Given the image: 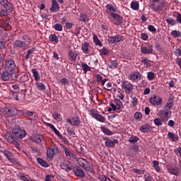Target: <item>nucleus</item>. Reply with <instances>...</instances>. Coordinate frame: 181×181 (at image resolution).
<instances>
[{
  "label": "nucleus",
  "instance_id": "nucleus-31",
  "mask_svg": "<svg viewBox=\"0 0 181 181\" xmlns=\"http://www.w3.org/2000/svg\"><path fill=\"white\" fill-rule=\"evenodd\" d=\"M37 163H39L40 165H41V166H43L44 168L49 167V163H47L45 160H43L40 158H37Z\"/></svg>",
  "mask_w": 181,
  "mask_h": 181
},
{
  "label": "nucleus",
  "instance_id": "nucleus-1",
  "mask_svg": "<svg viewBox=\"0 0 181 181\" xmlns=\"http://www.w3.org/2000/svg\"><path fill=\"white\" fill-rule=\"evenodd\" d=\"M18 114V110L15 107H0V115L4 117H15Z\"/></svg>",
  "mask_w": 181,
  "mask_h": 181
},
{
  "label": "nucleus",
  "instance_id": "nucleus-12",
  "mask_svg": "<svg viewBox=\"0 0 181 181\" xmlns=\"http://www.w3.org/2000/svg\"><path fill=\"white\" fill-rule=\"evenodd\" d=\"M141 52L143 54H151L153 52V48L152 45L148 44L146 46H142Z\"/></svg>",
  "mask_w": 181,
  "mask_h": 181
},
{
  "label": "nucleus",
  "instance_id": "nucleus-52",
  "mask_svg": "<svg viewBox=\"0 0 181 181\" xmlns=\"http://www.w3.org/2000/svg\"><path fill=\"white\" fill-rule=\"evenodd\" d=\"M82 69L84 73H87V71H90L91 70V68L88 66L87 64H82Z\"/></svg>",
  "mask_w": 181,
  "mask_h": 181
},
{
  "label": "nucleus",
  "instance_id": "nucleus-28",
  "mask_svg": "<svg viewBox=\"0 0 181 181\" xmlns=\"http://www.w3.org/2000/svg\"><path fill=\"white\" fill-rule=\"evenodd\" d=\"M78 163L79 166H81L83 169H87V160L80 158L78 159Z\"/></svg>",
  "mask_w": 181,
  "mask_h": 181
},
{
  "label": "nucleus",
  "instance_id": "nucleus-25",
  "mask_svg": "<svg viewBox=\"0 0 181 181\" xmlns=\"http://www.w3.org/2000/svg\"><path fill=\"white\" fill-rule=\"evenodd\" d=\"M56 152H59V150L57 149V148L54 149L52 148H48L47 151V158H53V156H54V153H56Z\"/></svg>",
  "mask_w": 181,
  "mask_h": 181
},
{
  "label": "nucleus",
  "instance_id": "nucleus-4",
  "mask_svg": "<svg viewBox=\"0 0 181 181\" xmlns=\"http://www.w3.org/2000/svg\"><path fill=\"white\" fill-rule=\"evenodd\" d=\"M151 5L155 12H160L165 8V0H153Z\"/></svg>",
  "mask_w": 181,
  "mask_h": 181
},
{
  "label": "nucleus",
  "instance_id": "nucleus-11",
  "mask_svg": "<svg viewBox=\"0 0 181 181\" xmlns=\"http://www.w3.org/2000/svg\"><path fill=\"white\" fill-rule=\"evenodd\" d=\"M66 122H69V124H71L74 127H78L81 124V120H80V117L76 116L71 119H67Z\"/></svg>",
  "mask_w": 181,
  "mask_h": 181
},
{
  "label": "nucleus",
  "instance_id": "nucleus-40",
  "mask_svg": "<svg viewBox=\"0 0 181 181\" xmlns=\"http://www.w3.org/2000/svg\"><path fill=\"white\" fill-rule=\"evenodd\" d=\"M6 139L8 141V142H10V144H12L16 141L15 137H13L11 134H8L6 136Z\"/></svg>",
  "mask_w": 181,
  "mask_h": 181
},
{
  "label": "nucleus",
  "instance_id": "nucleus-50",
  "mask_svg": "<svg viewBox=\"0 0 181 181\" xmlns=\"http://www.w3.org/2000/svg\"><path fill=\"white\" fill-rule=\"evenodd\" d=\"M10 94L11 95H13V98H15L16 101H19V98H18L19 93L18 91L11 90L10 91Z\"/></svg>",
  "mask_w": 181,
  "mask_h": 181
},
{
  "label": "nucleus",
  "instance_id": "nucleus-55",
  "mask_svg": "<svg viewBox=\"0 0 181 181\" xmlns=\"http://www.w3.org/2000/svg\"><path fill=\"white\" fill-rule=\"evenodd\" d=\"M173 107V102H168L165 104V110H167V111H169V110H171Z\"/></svg>",
  "mask_w": 181,
  "mask_h": 181
},
{
  "label": "nucleus",
  "instance_id": "nucleus-24",
  "mask_svg": "<svg viewBox=\"0 0 181 181\" xmlns=\"http://www.w3.org/2000/svg\"><path fill=\"white\" fill-rule=\"evenodd\" d=\"M168 171L170 175H174V176H177L179 175V168L177 167H169Z\"/></svg>",
  "mask_w": 181,
  "mask_h": 181
},
{
  "label": "nucleus",
  "instance_id": "nucleus-20",
  "mask_svg": "<svg viewBox=\"0 0 181 181\" xmlns=\"http://www.w3.org/2000/svg\"><path fill=\"white\" fill-rule=\"evenodd\" d=\"M18 80L20 83H26L29 80V76H28V74L25 72H21L18 75Z\"/></svg>",
  "mask_w": 181,
  "mask_h": 181
},
{
  "label": "nucleus",
  "instance_id": "nucleus-19",
  "mask_svg": "<svg viewBox=\"0 0 181 181\" xmlns=\"http://www.w3.org/2000/svg\"><path fill=\"white\" fill-rule=\"evenodd\" d=\"M33 141L35 142V144H40V142H46V140H45V137H43V135L37 134L32 138Z\"/></svg>",
  "mask_w": 181,
  "mask_h": 181
},
{
  "label": "nucleus",
  "instance_id": "nucleus-22",
  "mask_svg": "<svg viewBox=\"0 0 181 181\" xmlns=\"http://www.w3.org/2000/svg\"><path fill=\"white\" fill-rule=\"evenodd\" d=\"M115 144H118V140L114 139V141H112L107 139L105 142V146L107 148H114L115 146Z\"/></svg>",
  "mask_w": 181,
  "mask_h": 181
},
{
  "label": "nucleus",
  "instance_id": "nucleus-60",
  "mask_svg": "<svg viewBox=\"0 0 181 181\" xmlns=\"http://www.w3.org/2000/svg\"><path fill=\"white\" fill-rule=\"evenodd\" d=\"M8 13H11V12L8 11L7 9H6V10L5 9H1L0 11V16H7Z\"/></svg>",
  "mask_w": 181,
  "mask_h": 181
},
{
  "label": "nucleus",
  "instance_id": "nucleus-53",
  "mask_svg": "<svg viewBox=\"0 0 181 181\" xmlns=\"http://www.w3.org/2000/svg\"><path fill=\"white\" fill-rule=\"evenodd\" d=\"M171 35L174 37H181V33H180V31L173 30L172 33H171Z\"/></svg>",
  "mask_w": 181,
  "mask_h": 181
},
{
  "label": "nucleus",
  "instance_id": "nucleus-6",
  "mask_svg": "<svg viewBox=\"0 0 181 181\" xmlns=\"http://www.w3.org/2000/svg\"><path fill=\"white\" fill-rule=\"evenodd\" d=\"M28 46H29V44L20 40H16L13 43L14 49H23V50H26V49H28Z\"/></svg>",
  "mask_w": 181,
  "mask_h": 181
},
{
  "label": "nucleus",
  "instance_id": "nucleus-64",
  "mask_svg": "<svg viewBox=\"0 0 181 181\" xmlns=\"http://www.w3.org/2000/svg\"><path fill=\"white\" fill-rule=\"evenodd\" d=\"M144 178H145V181H153V177H152V176L151 175H145Z\"/></svg>",
  "mask_w": 181,
  "mask_h": 181
},
{
  "label": "nucleus",
  "instance_id": "nucleus-10",
  "mask_svg": "<svg viewBox=\"0 0 181 181\" xmlns=\"http://www.w3.org/2000/svg\"><path fill=\"white\" fill-rule=\"evenodd\" d=\"M149 102L152 105H160L162 104L163 100L162 98L158 95H154L153 98H149Z\"/></svg>",
  "mask_w": 181,
  "mask_h": 181
},
{
  "label": "nucleus",
  "instance_id": "nucleus-61",
  "mask_svg": "<svg viewBox=\"0 0 181 181\" xmlns=\"http://www.w3.org/2000/svg\"><path fill=\"white\" fill-rule=\"evenodd\" d=\"M100 53L103 56H107V54H108V49H107V48L105 47H103L102 49L100 50Z\"/></svg>",
  "mask_w": 181,
  "mask_h": 181
},
{
  "label": "nucleus",
  "instance_id": "nucleus-18",
  "mask_svg": "<svg viewBox=\"0 0 181 181\" xmlns=\"http://www.w3.org/2000/svg\"><path fill=\"white\" fill-rule=\"evenodd\" d=\"M77 56H78L77 51H73L72 49L69 50L68 57L70 62H76V60H77Z\"/></svg>",
  "mask_w": 181,
  "mask_h": 181
},
{
  "label": "nucleus",
  "instance_id": "nucleus-42",
  "mask_svg": "<svg viewBox=\"0 0 181 181\" xmlns=\"http://www.w3.org/2000/svg\"><path fill=\"white\" fill-rule=\"evenodd\" d=\"M153 166L155 170H156V172H160V168H159V161L153 160Z\"/></svg>",
  "mask_w": 181,
  "mask_h": 181
},
{
  "label": "nucleus",
  "instance_id": "nucleus-37",
  "mask_svg": "<svg viewBox=\"0 0 181 181\" xmlns=\"http://www.w3.org/2000/svg\"><path fill=\"white\" fill-rule=\"evenodd\" d=\"M18 112L21 115H23V117H33V112L28 111L27 112H24L23 110H19Z\"/></svg>",
  "mask_w": 181,
  "mask_h": 181
},
{
  "label": "nucleus",
  "instance_id": "nucleus-17",
  "mask_svg": "<svg viewBox=\"0 0 181 181\" xmlns=\"http://www.w3.org/2000/svg\"><path fill=\"white\" fill-rule=\"evenodd\" d=\"M172 114V112L168 110H162L158 112V115L162 119H169V115Z\"/></svg>",
  "mask_w": 181,
  "mask_h": 181
},
{
  "label": "nucleus",
  "instance_id": "nucleus-38",
  "mask_svg": "<svg viewBox=\"0 0 181 181\" xmlns=\"http://www.w3.org/2000/svg\"><path fill=\"white\" fill-rule=\"evenodd\" d=\"M93 42H94L95 45H96V46H100V47H103V42H101V41H100V40L98 39V37H97V35L93 36Z\"/></svg>",
  "mask_w": 181,
  "mask_h": 181
},
{
  "label": "nucleus",
  "instance_id": "nucleus-9",
  "mask_svg": "<svg viewBox=\"0 0 181 181\" xmlns=\"http://www.w3.org/2000/svg\"><path fill=\"white\" fill-rule=\"evenodd\" d=\"M2 153H4V156H6V159L10 160L12 163H16V160L13 158V153L8 150L1 151Z\"/></svg>",
  "mask_w": 181,
  "mask_h": 181
},
{
  "label": "nucleus",
  "instance_id": "nucleus-51",
  "mask_svg": "<svg viewBox=\"0 0 181 181\" xmlns=\"http://www.w3.org/2000/svg\"><path fill=\"white\" fill-rule=\"evenodd\" d=\"M54 29L58 32H62V30H63V26H62L60 23H57L54 25Z\"/></svg>",
  "mask_w": 181,
  "mask_h": 181
},
{
  "label": "nucleus",
  "instance_id": "nucleus-63",
  "mask_svg": "<svg viewBox=\"0 0 181 181\" xmlns=\"http://www.w3.org/2000/svg\"><path fill=\"white\" fill-rule=\"evenodd\" d=\"M134 118H136V119L141 120L142 119V113H141L140 112H137L134 114Z\"/></svg>",
  "mask_w": 181,
  "mask_h": 181
},
{
  "label": "nucleus",
  "instance_id": "nucleus-5",
  "mask_svg": "<svg viewBox=\"0 0 181 181\" xmlns=\"http://www.w3.org/2000/svg\"><path fill=\"white\" fill-rule=\"evenodd\" d=\"M13 135H15V136L19 138V139H23V138L26 136V132L21 129V127L16 126L13 129Z\"/></svg>",
  "mask_w": 181,
  "mask_h": 181
},
{
  "label": "nucleus",
  "instance_id": "nucleus-8",
  "mask_svg": "<svg viewBox=\"0 0 181 181\" xmlns=\"http://www.w3.org/2000/svg\"><path fill=\"white\" fill-rule=\"evenodd\" d=\"M90 114L93 118H95V119H96L97 121H99V122H105V117H104L101 115H98V113L97 112V111H95V110H92L90 111Z\"/></svg>",
  "mask_w": 181,
  "mask_h": 181
},
{
  "label": "nucleus",
  "instance_id": "nucleus-14",
  "mask_svg": "<svg viewBox=\"0 0 181 181\" xmlns=\"http://www.w3.org/2000/svg\"><path fill=\"white\" fill-rule=\"evenodd\" d=\"M122 40V36L121 35H115L113 37H108L107 42L109 43H112V45H115V43H118Z\"/></svg>",
  "mask_w": 181,
  "mask_h": 181
},
{
  "label": "nucleus",
  "instance_id": "nucleus-62",
  "mask_svg": "<svg viewBox=\"0 0 181 181\" xmlns=\"http://www.w3.org/2000/svg\"><path fill=\"white\" fill-rule=\"evenodd\" d=\"M80 19L81 21H82V22H87V21H88V19L87 18V16L84 13H81L80 15Z\"/></svg>",
  "mask_w": 181,
  "mask_h": 181
},
{
  "label": "nucleus",
  "instance_id": "nucleus-16",
  "mask_svg": "<svg viewBox=\"0 0 181 181\" xmlns=\"http://www.w3.org/2000/svg\"><path fill=\"white\" fill-rule=\"evenodd\" d=\"M110 16H112V18H113L114 23L117 26H118V25H121V23H122V17H121L119 15H118L117 13H112V14H110Z\"/></svg>",
  "mask_w": 181,
  "mask_h": 181
},
{
  "label": "nucleus",
  "instance_id": "nucleus-45",
  "mask_svg": "<svg viewBox=\"0 0 181 181\" xmlns=\"http://www.w3.org/2000/svg\"><path fill=\"white\" fill-rule=\"evenodd\" d=\"M166 22H167V23L170 25V26H175V25H176V21H175V19H173L172 18H168L166 19Z\"/></svg>",
  "mask_w": 181,
  "mask_h": 181
},
{
  "label": "nucleus",
  "instance_id": "nucleus-33",
  "mask_svg": "<svg viewBox=\"0 0 181 181\" xmlns=\"http://www.w3.org/2000/svg\"><path fill=\"white\" fill-rule=\"evenodd\" d=\"M31 71L33 74V77L35 81H39V80H40V76H39V73H37V71L36 70V69H31Z\"/></svg>",
  "mask_w": 181,
  "mask_h": 181
},
{
  "label": "nucleus",
  "instance_id": "nucleus-57",
  "mask_svg": "<svg viewBox=\"0 0 181 181\" xmlns=\"http://www.w3.org/2000/svg\"><path fill=\"white\" fill-rule=\"evenodd\" d=\"M154 124H155V125H156V127H160V125L163 124V122L160 119L156 118V119H154Z\"/></svg>",
  "mask_w": 181,
  "mask_h": 181
},
{
  "label": "nucleus",
  "instance_id": "nucleus-15",
  "mask_svg": "<svg viewBox=\"0 0 181 181\" xmlns=\"http://www.w3.org/2000/svg\"><path fill=\"white\" fill-rule=\"evenodd\" d=\"M0 4L4 6L8 12H12V4L8 0H0Z\"/></svg>",
  "mask_w": 181,
  "mask_h": 181
},
{
  "label": "nucleus",
  "instance_id": "nucleus-48",
  "mask_svg": "<svg viewBox=\"0 0 181 181\" xmlns=\"http://www.w3.org/2000/svg\"><path fill=\"white\" fill-rule=\"evenodd\" d=\"M140 131L144 133L148 132L149 131V125L144 124L140 127Z\"/></svg>",
  "mask_w": 181,
  "mask_h": 181
},
{
  "label": "nucleus",
  "instance_id": "nucleus-32",
  "mask_svg": "<svg viewBox=\"0 0 181 181\" xmlns=\"http://www.w3.org/2000/svg\"><path fill=\"white\" fill-rule=\"evenodd\" d=\"M64 151L66 156H67V158H76V156L74 154H73V153L71 151H70V150H69L68 148H66V147L64 148Z\"/></svg>",
  "mask_w": 181,
  "mask_h": 181
},
{
  "label": "nucleus",
  "instance_id": "nucleus-7",
  "mask_svg": "<svg viewBox=\"0 0 181 181\" xmlns=\"http://www.w3.org/2000/svg\"><path fill=\"white\" fill-rule=\"evenodd\" d=\"M13 74L12 72H9L5 69L0 70V76L1 80L3 81H9L11 80V77H12Z\"/></svg>",
  "mask_w": 181,
  "mask_h": 181
},
{
  "label": "nucleus",
  "instance_id": "nucleus-3",
  "mask_svg": "<svg viewBox=\"0 0 181 181\" xmlns=\"http://www.w3.org/2000/svg\"><path fill=\"white\" fill-rule=\"evenodd\" d=\"M121 87L127 95H131L134 93V85L127 81H122Z\"/></svg>",
  "mask_w": 181,
  "mask_h": 181
},
{
  "label": "nucleus",
  "instance_id": "nucleus-35",
  "mask_svg": "<svg viewBox=\"0 0 181 181\" xmlns=\"http://www.w3.org/2000/svg\"><path fill=\"white\" fill-rule=\"evenodd\" d=\"M52 116L55 121H58L59 122L62 121V115L59 114V112H54Z\"/></svg>",
  "mask_w": 181,
  "mask_h": 181
},
{
  "label": "nucleus",
  "instance_id": "nucleus-43",
  "mask_svg": "<svg viewBox=\"0 0 181 181\" xmlns=\"http://www.w3.org/2000/svg\"><path fill=\"white\" fill-rule=\"evenodd\" d=\"M101 129H102L103 132H104V134H105V135H112V132H111V130H110L109 129H107V127H105V126L102 127Z\"/></svg>",
  "mask_w": 181,
  "mask_h": 181
},
{
  "label": "nucleus",
  "instance_id": "nucleus-49",
  "mask_svg": "<svg viewBox=\"0 0 181 181\" xmlns=\"http://www.w3.org/2000/svg\"><path fill=\"white\" fill-rule=\"evenodd\" d=\"M130 151L135 152V153H138V151H139V146L136 144H134L130 146Z\"/></svg>",
  "mask_w": 181,
  "mask_h": 181
},
{
  "label": "nucleus",
  "instance_id": "nucleus-21",
  "mask_svg": "<svg viewBox=\"0 0 181 181\" xmlns=\"http://www.w3.org/2000/svg\"><path fill=\"white\" fill-rule=\"evenodd\" d=\"M106 13H109L110 16H111L112 13H117V8H114V6L111 4H107L106 5Z\"/></svg>",
  "mask_w": 181,
  "mask_h": 181
},
{
  "label": "nucleus",
  "instance_id": "nucleus-27",
  "mask_svg": "<svg viewBox=\"0 0 181 181\" xmlns=\"http://www.w3.org/2000/svg\"><path fill=\"white\" fill-rule=\"evenodd\" d=\"M82 51L83 53L88 54L90 53V43L85 42L82 45Z\"/></svg>",
  "mask_w": 181,
  "mask_h": 181
},
{
  "label": "nucleus",
  "instance_id": "nucleus-23",
  "mask_svg": "<svg viewBox=\"0 0 181 181\" xmlns=\"http://www.w3.org/2000/svg\"><path fill=\"white\" fill-rule=\"evenodd\" d=\"M74 172L75 176H77V177H84L85 176L84 171L80 168H76Z\"/></svg>",
  "mask_w": 181,
  "mask_h": 181
},
{
  "label": "nucleus",
  "instance_id": "nucleus-44",
  "mask_svg": "<svg viewBox=\"0 0 181 181\" xmlns=\"http://www.w3.org/2000/svg\"><path fill=\"white\" fill-rule=\"evenodd\" d=\"M49 40L51 42H55V43H59V37H57V35H56L54 34H52L49 36Z\"/></svg>",
  "mask_w": 181,
  "mask_h": 181
},
{
  "label": "nucleus",
  "instance_id": "nucleus-41",
  "mask_svg": "<svg viewBox=\"0 0 181 181\" xmlns=\"http://www.w3.org/2000/svg\"><path fill=\"white\" fill-rule=\"evenodd\" d=\"M138 141H139V137L136 136H132L129 139V142H130V144H135L136 142H138Z\"/></svg>",
  "mask_w": 181,
  "mask_h": 181
},
{
  "label": "nucleus",
  "instance_id": "nucleus-2",
  "mask_svg": "<svg viewBox=\"0 0 181 181\" xmlns=\"http://www.w3.org/2000/svg\"><path fill=\"white\" fill-rule=\"evenodd\" d=\"M4 70L15 74V71H16V64H15V61L12 59H6L4 62Z\"/></svg>",
  "mask_w": 181,
  "mask_h": 181
},
{
  "label": "nucleus",
  "instance_id": "nucleus-13",
  "mask_svg": "<svg viewBox=\"0 0 181 181\" xmlns=\"http://www.w3.org/2000/svg\"><path fill=\"white\" fill-rule=\"evenodd\" d=\"M141 77L142 76H141V73H139V71H134L130 74V80L136 83L139 81Z\"/></svg>",
  "mask_w": 181,
  "mask_h": 181
},
{
  "label": "nucleus",
  "instance_id": "nucleus-34",
  "mask_svg": "<svg viewBox=\"0 0 181 181\" xmlns=\"http://www.w3.org/2000/svg\"><path fill=\"white\" fill-rule=\"evenodd\" d=\"M131 8L134 9V11H139V3L138 1H132Z\"/></svg>",
  "mask_w": 181,
  "mask_h": 181
},
{
  "label": "nucleus",
  "instance_id": "nucleus-47",
  "mask_svg": "<svg viewBox=\"0 0 181 181\" xmlns=\"http://www.w3.org/2000/svg\"><path fill=\"white\" fill-rule=\"evenodd\" d=\"M147 78L149 81H152V80L155 79V73L152 71L148 72Z\"/></svg>",
  "mask_w": 181,
  "mask_h": 181
},
{
  "label": "nucleus",
  "instance_id": "nucleus-36",
  "mask_svg": "<svg viewBox=\"0 0 181 181\" xmlns=\"http://www.w3.org/2000/svg\"><path fill=\"white\" fill-rule=\"evenodd\" d=\"M114 103L117 107V110L119 111L121 110V106L122 105V101L119 99H115Z\"/></svg>",
  "mask_w": 181,
  "mask_h": 181
},
{
  "label": "nucleus",
  "instance_id": "nucleus-29",
  "mask_svg": "<svg viewBox=\"0 0 181 181\" xmlns=\"http://www.w3.org/2000/svg\"><path fill=\"white\" fill-rule=\"evenodd\" d=\"M168 138H170V139H171V141H173L174 142L179 139V136H177L176 134L173 132H169L168 134Z\"/></svg>",
  "mask_w": 181,
  "mask_h": 181
},
{
  "label": "nucleus",
  "instance_id": "nucleus-59",
  "mask_svg": "<svg viewBox=\"0 0 181 181\" xmlns=\"http://www.w3.org/2000/svg\"><path fill=\"white\" fill-rule=\"evenodd\" d=\"M131 98L132 100V103L133 105V107H136L138 105V98H136V97L132 96H131Z\"/></svg>",
  "mask_w": 181,
  "mask_h": 181
},
{
  "label": "nucleus",
  "instance_id": "nucleus-58",
  "mask_svg": "<svg viewBox=\"0 0 181 181\" xmlns=\"http://www.w3.org/2000/svg\"><path fill=\"white\" fill-rule=\"evenodd\" d=\"M109 67L110 69H116V67H118V64L117 63V62L115 61H112L110 64H109Z\"/></svg>",
  "mask_w": 181,
  "mask_h": 181
},
{
  "label": "nucleus",
  "instance_id": "nucleus-54",
  "mask_svg": "<svg viewBox=\"0 0 181 181\" xmlns=\"http://www.w3.org/2000/svg\"><path fill=\"white\" fill-rule=\"evenodd\" d=\"M33 52H35V48H33L31 49H28L27 51V54H26V55L25 57V59L26 60H28L30 57V54H32V53H33Z\"/></svg>",
  "mask_w": 181,
  "mask_h": 181
},
{
  "label": "nucleus",
  "instance_id": "nucleus-39",
  "mask_svg": "<svg viewBox=\"0 0 181 181\" xmlns=\"http://www.w3.org/2000/svg\"><path fill=\"white\" fill-rule=\"evenodd\" d=\"M36 86L38 90H40L41 91H44L45 90H46V86L42 82H37Z\"/></svg>",
  "mask_w": 181,
  "mask_h": 181
},
{
  "label": "nucleus",
  "instance_id": "nucleus-46",
  "mask_svg": "<svg viewBox=\"0 0 181 181\" xmlns=\"http://www.w3.org/2000/svg\"><path fill=\"white\" fill-rule=\"evenodd\" d=\"M141 62V63L146 64V67H151V62L148 59V58H142Z\"/></svg>",
  "mask_w": 181,
  "mask_h": 181
},
{
  "label": "nucleus",
  "instance_id": "nucleus-56",
  "mask_svg": "<svg viewBox=\"0 0 181 181\" xmlns=\"http://www.w3.org/2000/svg\"><path fill=\"white\" fill-rule=\"evenodd\" d=\"M98 179L100 181H112L110 177L105 176V175H100Z\"/></svg>",
  "mask_w": 181,
  "mask_h": 181
},
{
  "label": "nucleus",
  "instance_id": "nucleus-30",
  "mask_svg": "<svg viewBox=\"0 0 181 181\" xmlns=\"http://www.w3.org/2000/svg\"><path fill=\"white\" fill-rule=\"evenodd\" d=\"M60 166L61 168L63 169V170H66V172H70L73 170V168L67 165L66 163H62Z\"/></svg>",
  "mask_w": 181,
  "mask_h": 181
},
{
  "label": "nucleus",
  "instance_id": "nucleus-26",
  "mask_svg": "<svg viewBox=\"0 0 181 181\" xmlns=\"http://www.w3.org/2000/svg\"><path fill=\"white\" fill-rule=\"evenodd\" d=\"M52 7L50 8L51 12H57L59 9V4H57V1L56 0H52Z\"/></svg>",
  "mask_w": 181,
  "mask_h": 181
}]
</instances>
